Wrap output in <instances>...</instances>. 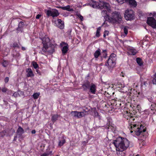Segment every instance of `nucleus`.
<instances>
[{
    "label": "nucleus",
    "instance_id": "obj_1",
    "mask_svg": "<svg viewBox=\"0 0 156 156\" xmlns=\"http://www.w3.org/2000/svg\"><path fill=\"white\" fill-rule=\"evenodd\" d=\"M113 144L116 147L117 151L122 152L129 147V143L126 138L119 137L114 141Z\"/></svg>",
    "mask_w": 156,
    "mask_h": 156
},
{
    "label": "nucleus",
    "instance_id": "obj_2",
    "mask_svg": "<svg viewBox=\"0 0 156 156\" xmlns=\"http://www.w3.org/2000/svg\"><path fill=\"white\" fill-rule=\"evenodd\" d=\"M90 5L93 8H98L100 9H105L108 11L110 10V6L109 3L105 2H97L93 1L90 3Z\"/></svg>",
    "mask_w": 156,
    "mask_h": 156
},
{
    "label": "nucleus",
    "instance_id": "obj_3",
    "mask_svg": "<svg viewBox=\"0 0 156 156\" xmlns=\"http://www.w3.org/2000/svg\"><path fill=\"white\" fill-rule=\"evenodd\" d=\"M108 20L112 23H120L122 21V18L119 12L115 11L113 12L111 16H109Z\"/></svg>",
    "mask_w": 156,
    "mask_h": 156
},
{
    "label": "nucleus",
    "instance_id": "obj_4",
    "mask_svg": "<svg viewBox=\"0 0 156 156\" xmlns=\"http://www.w3.org/2000/svg\"><path fill=\"white\" fill-rule=\"evenodd\" d=\"M136 125L134 124L133 126H131V128L132 130H133V131H135L136 135L139 136L141 133L146 131V128H144V126L142 125H140V127H138L137 128H136Z\"/></svg>",
    "mask_w": 156,
    "mask_h": 156
},
{
    "label": "nucleus",
    "instance_id": "obj_5",
    "mask_svg": "<svg viewBox=\"0 0 156 156\" xmlns=\"http://www.w3.org/2000/svg\"><path fill=\"white\" fill-rule=\"evenodd\" d=\"M116 59V55L114 53H112L108 59L107 64L110 67H113L115 64Z\"/></svg>",
    "mask_w": 156,
    "mask_h": 156
},
{
    "label": "nucleus",
    "instance_id": "obj_6",
    "mask_svg": "<svg viewBox=\"0 0 156 156\" xmlns=\"http://www.w3.org/2000/svg\"><path fill=\"white\" fill-rule=\"evenodd\" d=\"M133 11L131 10H127L126 11L124 14V17L126 20H130L134 18Z\"/></svg>",
    "mask_w": 156,
    "mask_h": 156
},
{
    "label": "nucleus",
    "instance_id": "obj_7",
    "mask_svg": "<svg viewBox=\"0 0 156 156\" xmlns=\"http://www.w3.org/2000/svg\"><path fill=\"white\" fill-rule=\"evenodd\" d=\"M45 12L48 16H51L53 17H57L59 15L58 10L56 9H52L50 10H45Z\"/></svg>",
    "mask_w": 156,
    "mask_h": 156
},
{
    "label": "nucleus",
    "instance_id": "obj_8",
    "mask_svg": "<svg viewBox=\"0 0 156 156\" xmlns=\"http://www.w3.org/2000/svg\"><path fill=\"white\" fill-rule=\"evenodd\" d=\"M147 23L152 27L156 28V21L155 19L153 17H149L147 18Z\"/></svg>",
    "mask_w": 156,
    "mask_h": 156
},
{
    "label": "nucleus",
    "instance_id": "obj_9",
    "mask_svg": "<svg viewBox=\"0 0 156 156\" xmlns=\"http://www.w3.org/2000/svg\"><path fill=\"white\" fill-rule=\"evenodd\" d=\"M42 50L44 53L48 52L50 54L52 53L54 51V49L52 46L51 47H49L47 45H43V48Z\"/></svg>",
    "mask_w": 156,
    "mask_h": 156
},
{
    "label": "nucleus",
    "instance_id": "obj_10",
    "mask_svg": "<svg viewBox=\"0 0 156 156\" xmlns=\"http://www.w3.org/2000/svg\"><path fill=\"white\" fill-rule=\"evenodd\" d=\"M91 84L90 82L87 81L82 85V87L84 90L87 91V89H89Z\"/></svg>",
    "mask_w": 156,
    "mask_h": 156
},
{
    "label": "nucleus",
    "instance_id": "obj_11",
    "mask_svg": "<svg viewBox=\"0 0 156 156\" xmlns=\"http://www.w3.org/2000/svg\"><path fill=\"white\" fill-rule=\"evenodd\" d=\"M89 89L90 92L95 94L96 90V86L94 83H91Z\"/></svg>",
    "mask_w": 156,
    "mask_h": 156
},
{
    "label": "nucleus",
    "instance_id": "obj_12",
    "mask_svg": "<svg viewBox=\"0 0 156 156\" xmlns=\"http://www.w3.org/2000/svg\"><path fill=\"white\" fill-rule=\"evenodd\" d=\"M26 72L27 73V77H33L34 76V74L33 73L32 69L30 68H27L26 69Z\"/></svg>",
    "mask_w": 156,
    "mask_h": 156
},
{
    "label": "nucleus",
    "instance_id": "obj_13",
    "mask_svg": "<svg viewBox=\"0 0 156 156\" xmlns=\"http://www.w3.org/2000/svg\"><path fill=\"white\" fill-rule=\"evenodd\" d=\"M126 1L129 3L131 7H135L137 5V3L135 0H126Z\"/></svg>",
    "mask_w": 156,
    "mask_h": 156
},
{
    "label": "nucleus",
    "instance_id": "obj_14",
    "mask_svg": "<svg viewBox=\"0 0 156 156\" xmlns=\"http://www.w3.org/2000/svg\"><path fill=\"white\" fill-rule=\"evenodd\" d=\"M65 139L63 137H59V138L58 146L60 147L62 146L65 143Z\"/></svg>",
    "mask_w": 156,
    "mask_h": 156
},
{
    "label": "nucleus",
    "instance_id": "obj_15",
    "mask_svg": "<svg viewBox=\"0 0 156 156\" xmlns=\"http://www.w3.org/2000/svg\"><path fill=\"white\" fill-rule=\"evenodd\" d=\"M50 40L48 37H45L42 39V43L43 45H47L49 44Z\"/></svg>",
    "mask_w": 156,
    "mask_h": 156
},
{
    "label": "nucleus",
    "instance_id": "obj_16",
    "mask_svg": "<svg viewBox=\"0 0 156 156\" xmlns=\"http://www.w3.org/2000/svg\"><path fill=\"white\" fill-rule=\"evenodd\" d=\"M60 8L63 10H66L69 11H73V9L72 8H70V6L69 5H68L66 6L61 7Z\"/></svg>",
    "mask_w": 156,
    "mask_h": 156
},
{
    "label": "nucleus",
    "instance_id": "obj_17",
    "mask_svg": "<svg viewBox=\"0 0 156 156\" xmlns=\"http://www.w3.org/2000/svg\"><path fill=\"white\" fill-rule=\"evenodd\" d=\"M16 132L18 135L21 136L24 133V130L20 126H19Z\"/></svg>",
    "mask_w": 156,
    "mask_h": 156
},
{
    "label": "nucleus",
    "instance_id": "obj_18",
    "mask_svg": "<svg viewBox=\"0 0 156 156\" xmlns=\"http://www.w3.org/2000/svg\"><path fill=\"white\" fill-rule=\"evenodd\" d=\"M79 112L77 111H72L71 112V114L73 116L77 118H80L79 115Z\"/></svg>",
    "mask_w": 156,
    "mask_h": 156
},
{
    "label": "nucleus",
    "instance_id": "obj_19",
    "mask_svg": "<svg viewBox=\"0 0 156 156\" xmlns=\"http://www.w3.org/2000/svg\"><path fill=\"white\" fill-rule=\"evenodd\" d=\"M23 23L22 22H20L18 25V27L17 29V30L18 32L22 31L23 30Z\"/></svg>",
    "mask_w": 156,
    "mask_h": 156
},
{
    "label": "nucleus",
    "instance_id": "obj_20",
    "mask_svg": "<svg viewBox=\"0 0 156 156\" xmlns=\"http://www.w3.org/2000/svg\"><path fill=\"white\" fill-rule=\"evenodd\" d=\"M68 50V45L64 46L62 49V54L65 55L67 53Z\"/></svg>",
    "mask_w": 156,
    "mask_h": 156
},
{
    "label": "nucleus",
    "instance_id": "obj_21",
    "mask_svg": "<svg viewBox=\"0 0 156 156\" xmlns=\"http://www.w3.org/2000/svg\"><path fill=\"white\" fill-rule=\"evenodd\" d=\"M124 117L127 119H129L130 118H131V114L130 112H126L123 115Z\"/></svg>",
    "mask_w": 156,
    "mask_h": 156
},
{
    "label": "nucleus",
    "instance_id": "obj_22",
    "mask_svg": "<svg viewBox=\"0 0 156 156\" xmlns=\"http://www.w3.org/2000/svg\"><path fill=\"white\" fill-rule=\"evenodd\" d=\"M100 54V50L98 49L94 53V56L95 58H97Z\"/></svg>",
    "mask_w": 156,
    "mask_h": 156
},
{
    "label": "nucleus",
    "instance_id": "obj_23",
    "mask_svg": "<svg viewBox=\"0 0 156 156\" xmlns=\"http://www.w3.org/2000/svg\"><path fill=\"white\" fill-rule=\"evenodd\" d=\"M58 115H54L52 116L51 120L53 122H54L57 119Z\"/></svg>",
    "mask_w": 156,
    "mask_h": 156
},
{
    "label": "nucleus",
    "instance_id": "obj_24",
    "mask_svg": "<svg viewBox=\"0 0 156 156\" xmlns=\"http://www.w3.org/2000/svg\"><path fill=\"white\" fill-rule=\"evenodd\" d=\"M79 116L80 118L82 117H83L85 115L87 114V112H79Z\"/></svg>",
    "mask_w": 156,
    "mask_h": 156
},
{
    "label": "nucleus",
    "instance_id": "obj_25",
    "mask_svg": "<svg viewBox=\"0 0 156 156\" xmlns=\"http://www.w3.org/2000/svg\"><path fill=\"white\" fill-rule=\"evenodd\" d=\"M129 51L133 55H135L136 53V50L133 48H130Z\"/></svg>",
    "mask_w": 156,
    "mask_h": 156
},
{
    "label": "nucleus",
    "instance_id": "obj_26",
    "mask_svg": "<svg viewBox=\"0 0 156 156\" xmlns=\"http://www.w3.org/2000/svg\"><path fill=\"white\" fill-rule=\"evenodd\" d=\"M101 30V27H99L97 30L96 36L97 37H99L100 36V32Z\"/></svg>",
    "mask_w": 156,
    "mask_h": 156
},
{
    "label": "nucleus",
    "instance_id": "obj_27",
    "mask_svg": "<svg viewBox=\"0 0 156 156\" xmlns=\"http://www.w3.org/2000/svg\"><path fill=\"white\" fill-rule=\"evenodd\" d=\"M101 15L102 16L104 17H107V16L108 17V18L109 17L108 16V15L107 13V11L106 10H103L101 12Z\"/></svg>",
    "mask_w": 156,
    "mask_h": 156
},
{
    "label": "nucleus",
    "instance_id": "obj_28",
    "mask_svg": "<svg viewBox=\"0 0 156 156\" xmlns=\"http://www.w3.org/2000/svg\"><path fill=\"white\" fill-rule=\"evenodd\" d=\"M136 61L137 63L139 65L141 66L142 65V60L140 58H137Z\"/></svg>",
    "mask_w": 156,
    "mask_h": 156
},
{
    "label": "nucleus",
    "instance_id": "obj_29",
    "mask_svg": "<svg viewBox=\"0 0 156 156\" xmlns=\"http://www.w3.org/2000/svg\"><path fill=\"white\" fill-rule=\"evenodd\" d=\"M40 94L39 93H34L33 95V98L34 99H37L38 97L39 96V95Z\"/></svg>",
    "mask_w": 156,
    "mask_h": 156
},
{
    "label": "nucleus",
    "instance_id": "obj_30",
    "mask_svg": "<svg viewBox=\"0 0 156 156\" xmlns=\"http://www.w3.org/2000/svg\"><path fill=\"white\" fill-rule=\"evenodd\" d=\"M58 27L60 29H63L64 27V23L62 22L61 23L58 24Z\"/></svg>",
    "mask_w": 156,
    "mask_h": 156
},
{
    "label": "nucleus",
    "instance_id": "obj_31",
    "mask_svg": "<svg viewBox=\"0 0 156 156\" xmlns=\"http://www.w3.org/2000/svg\"><path fill=\"white\" fill-rule=\"evenodd\" d=\"M8 64V61H4L2 63V65L5 67L7 66V65Z\"/></svg>",
    "mask_w": 156,
    "mask_h": 156
},
{
    "label": "nucleus",
    "instance_id": "obj_32",
    "mask_svg": "<svg viewBox=\"0 0 156 156\" xmlns=\"http://www.w3.org/2000/svg\"><path fill=\"white\" fill-rule=\"evenodd\" d=\"M32 64L33 67L34 68L36 69L37 68H38V64L37 63L35 62H32Z\"/></svg>",
    "mask_w": 156,
    "mask_h": 156
},
{
    "label": "nucleus",
    "instance_id": "obj_33",
    "mask_svg": "<svg viewBox=\"0 0 156 156\" xmlns=\"http://www.w3.org/2000/svg\"><path fill=\"white\" fill-rule=\"evenodd\" d=\"M123 30L124 33L126 35L128 33V30L126 27H124Z\"/></svg>",
    "mask_w": 156,
    "mask_h": 156
},
{
    "label": "nucleus",
    "instance_id": "obj_34",
    "mask_svg": "<svg viewBox=\"0 0 156 156\" xmlns=\"http://www.w3.org/2000/svg\"><path fill=\"white\" fill-rule=\"evenodd\" d=\"M118 3L122 4L124 3V1H126V0H116Z\"/></svg>",
    "mask_w": 156,
    "mask_h": 156
},
{
    "label": "nucleus",
    "instance_id": "obj_35",
    "mask_svg": "<svg viewBox=\"0 0 156 156\" xmlns=\"http://www.w3.org/2000/svg\"><path fill=\"white\" fill-rule=\"evenodd\" d=\"M12 46L14 48H19V46L18 44L16 43H14L13 44Z\"/></svg>",
    "mask_w": 156,
    "mask_h": 156
},
{
    "label": "nucleus",
    "instance_id": "obj_36",
    "mask_svg": "<svg viewBox=\"0 0 156 156\" xmlns=\"http://www.w3.org/2000/svg\"><path fill=\"white\" fill-rule=\"evenodd\" d=\"M78 17L80 18L81 21H83V17L81 15H78Z\"/></svg>",
    "mask_w": 156,
    "mask_h": 156
},
{
    "label": "nucleus",
    "instance_id": "obj_37",
    "mask_svg": "<svg viewBox=\"0 0 156 156\" xmlns=\"http://www.w3.org/2000/svg\"><path fill=\"white\" fill-rule=\"evenodd\" d=\"M9 78L8 77H6L4 80L5 82V83H7L9 80Z\"/></svg>",
    "mask_w": 156,
    "mask_h": 156
},
{
    "label": "nucleus",
    "instance_id": "obj_38",
    "mask_svg": "<svg viewBox=\"0 0 156 156\" xmlns=\"http://www.w3.org/2000/svg\"><path fill=\"white\" fill-rule=\"evenodd\" d=\"M41 16V15L40 14H38L37 15L36 17V19H38L40 18Z\"/></svg>",
    "mask_w": 156,
    "mask_h": 156
},
{
    "label": "nucleus",
    "instance_id": "obj_39",
    "mask_svg": "<svg viewBox=\"0 0 156 156\" xmlns=\"http://www.w3.org/2000/svg\"><path fill=\"white\" fill-rule=\"evenodd\" d=\"M94 115H95V116L96 117H97V116H98L99 117V116L98 115V112H97V111H94Z\"/></svg>",
    "mask_w": 156,
    "mask_h": 156
},
{
    "label": "nucleus",
    "instance_id": "obj_40",
    "mask_svg": "<svg viewBox=\"0 0 156 156\" xmlns=\"http://www.w3.org/2000/svg\"><path fill=\"white\" fill-rule=\"evenodd\" d=\"M104 34H105L107 36L108 35L109 32L108 30H105L104 32Z\"/></svg>",
    "mask_w": 156,
    "mask_h": 156
},
{
    "label": "nucleus",
    "instance_id": "obj_41",
    "mask_svg": "<svg viewBox=\"0 0 156 156\" xmlns=\"http://www.w3.org/2000/svg\"><path fill=\"white\" fill-rule=\"evenodd\" d=\"M2 90L3 92H5L7 91V89L6 88H4L2 89Z\"/></svg>",
    "mask_w": 156,
    "mask_h": 156
},
{
    "label": "nucleus",
    "instance_id": "obj_42",
    "mask_svg": "<svg viewBox=\"0 0 156 156\" xmlns=\"http://www.w3.org/2000/svg\"><path fill=\"white\" fill-rule=\"evenodd\" d=\"M58 24H59L60 23H62V22H64L63 21H62L60 19H58L57 20Z\"/></svg>",
    "mask_w": 156,
    "mask_h": 156
},
{
    "label": "nucleus",
    "instance_id": "obj_43",
    "mask_svg": "<svg viewBox=\"0 0 156 156\" xmlns=\"http://www.w3.org/2000/svg\"><path fill=\"white\" fill-rule=\"evenodd\" d=\"M41 156H48V154H47L46 153H44L41 155Z\"/></svg>",
    "mask_w": 156,
    "mask_h": 156
},
{
    "label": "nucleus",
    "instance_id": "obj_44",
    "mask_svg": "<svg viewBox=\"0 0 156 156\" xmlns=\"http://www.w3.org/2000/svg\"><path fill=\"white\" fill-rule=\"evenodd\" d=\"M36 133V131L35 130H33L32 131L31 133L33 134H35Z\"/></svg>",
    "mask_w": 156,
    "mask_h": 156
},
{
    "label": "nucleus",
    "instance_id": "obj_45",
    "mask_svg": "<svg viewBox=\"0 0 156 156\" xmlns=\"http://www.w3.org/2000/svg\"><path fill=\"white\" fill-rule=\"evenodd\" d=\"M153 106H154V109H156V104H154L153 105Z\"/></svg>",
    "mask_w": 156,
    "mask_h": 156
},
{
    "label": "nucleus",
    "instance_id": "obj_46",
    "mask_svg": "<svg viewBox=\"0 0 156 156\" xmlns=\"http://www.w3.org/2000/svg\"><path fill=\"white\" fill-rule=\"evenodd\" d=\"M52 152V151H50L48 153V155L49 154H51Z\"/></svg>",
    "mask_w": 156,
    "mask_h": 156
},
{
    "label": "nucleus",
    "instance_id": "obj_47",
    "mask_svg": "<svg viewBox=\"0 0 156 156\" xmlns=\"http://www.w3.org/2000/svg\"><path fill=\"white\" fill-rule=\"evenodd\" d=\"M22 49L23 50H25V48L24 47H22Z\"/></svg>",
    "mask_w": 156,
    "mask_h": 156
},
{
    "label": "nucleus",
    "instance_id": "obj_48",
    "mask_svg": "<svg viewBox=\"0 0 156 156\" xmlns=\"http://www.w3.org/2000/svg\"><path fill=\"white\" fill-rule=\"evenodd\" d=\"M103 52L104 53H105V54L106 55V51L105 50H103Z\"/></svg>",
    "mask_w": 156,
    "mask_h": 156
},
{
    "label": "nucleus",
    "instance_id": "obj_49",
    "mask_svg": "<svg viewBox=\"0 0 156 156\" xmlns=\"http://www.w3.org/2000/svg\"><path fill=\"white\" fill-rule=\"evenodd\" d=\"M106 36H107V35L105 34L104 33V35H103L104 37H106Z\"/></svg>",
    "mask_w": 156,
    "mask_h": 156
},
{
    "label": "nucleus",
    "instance_id": "obj_50",
    "mask_svg": "<svg viewBox=\"0 0 156 156\" xmlns=\"http://www.w3.org/2000/svg\"><path fill=\"white\" fill-rule=\"evenodd\" d=\"M82 112H87V111H86L85 110V109H83Z\"/></svg>",
    "mask_w": 156,
    "mask_h": 156
},
{
    "label": "nucleus",
    "instance_id": "obj_51",
    "mask_svg": "<svg viewBox=\"0 0 156 156\" xmlns=\"http://www.w3.org/2000/svg\"><path fill=\"white\" fill-rule=\"evenodd\" d=\"M36 71H37V73H39V72H38V71L37 69Z\"/></svg>",
    "mask_w": 156,
    "mask_h": 156
},
{
    "label": "nucleus",
    "instance_id": "obj_52",
    "mask_svg": "<svg viewBox=\"0 0 156 156\" xmlns=\"http://www.w3.org/2000/svg\"><path fill=\"white\" fill-rule=\"evenodd\" d=\"M130 132H131V133H133V131H132V130H131Z\"/></svg>",
    "mask_w": 156,
    "mask_h": 156
},
{
    "label": "nucleus",
    "instance_id": "obj_53",
    "mask_svg": "<svg viewBox=\"0 0 156 156\" xmlns=\"http://www.w3.org/2000/svg\"><path fill=\"white\" fill-rule=\"evenodd\" d=\"M154 16L155 15V14H156V13H154Z\"/></svg>",
    "mask_w": 156,
    "mask_h": 156
},
{
    "label": "nucleus",
    "instance_id": "obj_54",
    "mask_svg": "<svg viewBox=\"0 0 156 156\" xmlns=\"http://www.w3.org/2000/svg\"><path fill=\"white\" fill-rule=\"evenodd\" d=\"M136 156H138V155H136Z\"/></svg>",
    "mask_w": 156,
    "mask_h": 156
},
{
    "label": "nucleus",
    "instance_id": "obj_55",
    "mask_svg": "<svg viewBox=\"0 0 156 156\" xmlns=\"http://www.w3.org/2000/svg\"><path fill=\"white\" fill-rule=\"evenodd\" d=\"M104 57H105V58H106V56H105Z\"/></svg>",
    "mask_w": 156,
    "mask_h": 156
},
{
    "label": "nucleus",
    "instance_id": "obj_56",
    "mask_svg": "<svg viewBox=\"0 0 156 156\" xmlns=\"http://www.w3.org/2000/svg\"><path fill=\"white\" fill-rule=\"evenodd\" d=\"M56 156H59L58 155H57Z\"/></svg>",
    "mask_w": 156,
    "mask_h": 156
}]
</instances>
